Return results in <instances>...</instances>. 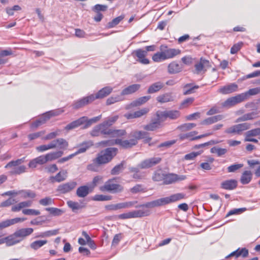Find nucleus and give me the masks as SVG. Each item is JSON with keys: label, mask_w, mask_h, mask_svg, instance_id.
<instances>
[{"label": "nucleus", "mask_w": 260, "mask_h": 260, "mask_svg": "<svg viewBox=\"0 0 260 260\" xmlns=\"http://www.w3.org/2000/svg\"><path fill=\"white\" fill-rule=\"evenodd\" d=\"M260 93V87L250 89L248 91L241 93V95H244V101L247 100L249 95H254Z\"/></svg>", "instance_id": "47"}, {"label": "nucleus", "mask_w": 260, "mask_h": 260, "mask_svg": "<svg viewBox=\"0 0 260 260\" xmlns=\"http://www.w3.org/2000/svg\"><path fill=\"white\" fill-rule=\"evenodd\" d=\"M149 111L148 108H144L140 110L137 111L133 113H128L125 115L127 119H133L140 117L146 114Z\"/></svg>", "instance_id": "17"}, {"label": "nucleus", "mask_w": 260, "mask_h": 260, "mask_svg": "<svg viewBox=\"0 0 260 260\" xmlns=\"http://www.w3.org/2000/svg\"><path fill=\"white\" fill-rule=\"evenodd\" d=\"M94 101V94H91L74 102L72 106L74 109H78Z\"/></svg>", "instance_id": "9"}, {"label": "nucleus", "mask_w": 260, "mask_h": 260, "mask_svg": "<svg viewBox=\"0 0 260 260\" xmlns=\"http://www.w3.org/2000/svg\"><path fill=\"white\" fill-rule=\"evenodd\" d=\"M166 49H163L165 58L166 59L172 58L179 54L181 52V51L179 49H176L174 48L167 49V48Z\"/></svg>", "instance_id": "25"}, {"label": "nucleus", "mask_w": 260, "mask_h": 260, "mask_svg": "<svg viewBox=\"0 0 260 260\" xmlns=\"http://www.w3.org/2000/svg\"><path fill=\"white\" fill-rule=\"evenodd\" d=\"M45 133V131H42L37 133L30 134L28 135V138L29 140L31 141L36 139L41 136H43Z\"/></svg>", "instance_id": "63"}, {"label": "nucleus", "mask_w": 260, "mask_h": 260, "mask_svg": "<svg viewBox=\"0 0 260 260\" xmlns=\"http://www.w3.org/2000/svg\"><path fill=\"white\" fill-rule=\"evenodd\" d=\"M24 162V158L12 160L8 163L5 167L6 169L17 167Z\"/></svg>", "instance_id": "48"}, {"label": "nucleus", "mask_w": 260, "mask_h": 260, "mask_svg": "<svg viewBox=\"0 0 260 260\" xmlns=\"http://www.w3.org/2000/svg\"><path fill=\"white\" fill-rule=\"evenodd\" d=\"M92 143L90 142H85L82 143L78 148V150L75 152L74 153H73L74 156H76L80 153H82L85 152L86 150L89 148L91 145Z\"/></svg>", "instance_id": "35"}, {"label": "nucleus", "mask_w": 260, "mask_h": 260, "mask_svg": "<svg viewBox=\"0 0 260 260\" xmlns=\"http://www.w3.org/2000/svg\"><path fill=\"white\" fill-rule=\"evenodd\" d=\"M147 134L148 133L146 132L136 131L132 132L129 134L128 137L129 138H134V139L136 140V142H138V140L144 139Z\"/></svg>", "instance_id": "33"}, {"label": "nucleus", "mask_w": 260, "mask_h": 260, "mask_svg": "<svg viewBox=\"0 0 260 260\" xmlns=\"http://www.w3.org/2000/svg\"><path fill=\"white\" fill-rule=\"evenodd\" d=\"M101 118L102 115H100L96 117H94L89 119L87 118V120L85 121V124L84 126V128H86L89 127L92 124L96 123V122L99 121Z\"/></svg>", "instance_id": "51"}, {"label": "nucleus", "mask_w": 260, "mask_h": 260, "mask_svg": "<svg viewBox=\"0 0 260 260\" xmlns=\"http://www.w3.org/2000/svg\"><path fill=\"white\" fill-rule=\"evenodd\" d=\"M167 118L176 119L180 116V112L177 110L167 111Z\"/></svg>", "instance_id": "55"}, {"label": "nucleus", "mask_w": 260, "mask_h": 260, "mask_svg": "<svg viewBox=\"0 0 260 260\" xmlns=\"http://www.w3.org/2000/svg\"><path fill=\"white\" fill-rule=\"evenodd\" d=\"M100 189L103 191H108L115 192L121 191L123 188L120 185L114 183V179H110L106 182L103 186H101Z\"/></svg>", "instance_id": "6"}, {"label": "nucleus", "mask_w": 260, "mask_h": 260, "mask_svg": "<svg viewBox=\"0 0 260 260\" xmlns=\"http://www.w3.org/2000/svg\"><path fill=\"white\" fill-rule=\"evenodd\" d=\"M163 48H167V46H161L160 49L161 50L160 52H157L153 55L152 59L155 62H160L162 60H166L165 58L164 52Z\"/></svg>", "instance_id": "36"}, {"label": "nucleus", "mask_w": 260, "mask_h": 260, "mask_svg": "<svg viewBox=\"0 0 260 260\" xmlns=\"http://www.w3.org/2000/svg\"><path fill=\"white\" fill-rule=\"evenodd\" d=\"M113 88L110 86H106L100 89L94 95V101L95 99H103L109 95L112 91Z\"/></svg>", "instance_id": "13"}, {"label": "nucleus", "mask_w": 260, "mask_h": 260, "mask_svg": "<svg viewBox=\"0 0 260 260\" xmlns=\"http://www.w3.org/2000/svg\"><path fill=\"white\" fill-rule=\"evenodd\" d=\"M77 183L75 181H70L59 185L57 187V190L60 193H68L74 189Z\"/></svg>", "instance_id": "10"}, {"label": "nucleus", "mask_w": 260, "mask_h": 260, "mask_svg": "<svg viewBox=\"0 0 260 260\" xmlns=\"http://www.w3.org/2000/svg\"><path fill=\"white\" fill-rule=\"evenodd\" d=\"M117 149L116 148H108L102 151L96 158V161L99 164H106L111 160L116 155Z\"/></svg>", "instance_id": "2"}, {"label": "nucleus", "mask_w": 260, "mask_h": 260, "mask_svg": "<svg viewBox=\"0 0 260 260\" xmlns=\"http://www.w3.org/2000/svg\"><path fill=\"white\" fill-rule=\"evenodd\" d=\"M150 95L144 96L137 99V100L133 101L130 104L126 106L127 109H131L134 107L140 106L145 103H146L150 99Z\"/></svg>", "instance_id": "15"}, {"label": "nucleus", "mask_w": 260, "mask_h": 260, "mask_svg": "<svg viewBox=\"0 0 260 260\" xmlns=\"http://www.w3.org/2000/svg\"><path fill=\"white\" fill-rule=\"evenodd\" d=\"M258 113L257 111H253L244 114L243 116L239 117L236 120V122L238 123L241 121L253 120L258 117Z\"/></svg>", "instance_id": "16"}, {"label": "nucleus", "mask_w": 260, "mask_h": 260, "mask_svg": "<svg viewBox=\"0 0 260 260\" xmlns=\"http://www.w3.org/2000/svg\"><path fill=\"white\" fill-rule=\"evenodd\" d=\"M196 126L195 123H187L181 125L178 127V128L182 132L189 131Z\"/></svg>", "instance_id": "53"}, {"label": "nucleus", "mask_w": 260, "mask_h": 260, "mask_svg": "<svg viewBox=\"0 0 260 260\" xmlns=\"http://www.w3.org/2000/svg\"><path fill=\"white\" fill-rule=\"evenodd\" d=\"M164 86V84L160 81L156 82L151 84L147 90V93L152 94L158 92Z\"/></svg>", "instance_id": "24"}, {"label": "nucleus", "mask_w": 260, "mask_h": 260, "mask_svg": "<svg viewBox=\"0 0 260 260\" xmlns=\"http://www.w3.org/2000/svg\"><path fill=\"white\" fill-rule=\"evenodd\" d=\"M136 203V201L134 202H128L121 203H118L115 205H112L110 206V209L111 210H117L119 209L125 208L133 206Z\"/></svg>", "instance_id": "27"}, {"label": "nucleus", "mask_w": 260, "mask_h": 260, "mask_svg": "<svg viewBox=\"0 0 260 260\" xmlns=\"http://www.w3.org/2000/svg\"><path fill=\"white\" fill-rule=\"evenodd\" d=\"M210 151L212 153H216L218 156H221L227 153L228 150L225 148L213 147L211 149Z\"/></svg>", "instance_id": "46"}, {"label": "nucleus", "mask_w": 260, "mask_h": 260, "mask_svg": "<svg viewBox=\"0 0 260 260\" xmlns=\"http://www.w3.org/2000/svg\"><path fill=\"white\" fill-rule=\"evenodd\" d=\"M32 204V201H26L24 202H21L19 203V204L13 206L12 207V211L13 212H17L20 211L21 209L25 208V207H30Z\"/></svg>", "instance_id": "31"}, {"label": "nucleus", "mask_w": 260, "mask_h": 260, "mask_svg": "<svg viewBox=\"0 0 260 260\" xmlns=\"http://www.w3.org/2000/svg\"><path fill=\"white\" fill-rule=\"evenodd\" d=\"M131 138V139L129 140H122L121 139H117L115 140L103 141L101 143L109 146L116 144L120 145L124 148H129L136 145L138 143V142H136V140L134 139V138Z\"/></svg>", "instance_id": "3"}, {"label": "nucleus", "mask_w": 260, "mask_h": 260, "mask_svg": "<svg viewBox=\"0 0 260 260\" xmlns=\"http://www.w3.org/2000/svg\"><path fill=\"white\" fill-rule=\"evenodd\" d=\"M118 118V116H117V115L109 117L103 122L104 123V124H106L108 126L110 127L117 121Z\"/></svg>", "instance_id": "58"}, {"label": "nucleus", "mask_w": 260, "mask_h": 260, "mask_svg": "<svg viewBox=\"0 0 260 260\" xmlns=\"http://www.w3.org/2000/svg\"><path fill=\"white\" fill-rule=\"evenodd\" d=\"M156 118L157 121H159L160 123H161L167 118V111H158L156 113Z\"/></svg>", "instance_id": "52"}, {"label": "nucleus", "mask_w": 260, "mask_h": 260, "mask_svg": "<svg viewBox=\"0 0 260 260\" xmlns=\"http://www.w3.org/2000/svg\"><path fill=\"white\" fill-rule=\"evenodd\" d=\"M146 189L141 185L138 184L131 189V192L133 194L143 193Z\"/></svg>", "instance_id": "50"}, {"label": "nucleus", "mask_w": 260, "mask_h": 260, "mask_svg": "<svg viewBox=\"0 0 260 260\" xmlns=\"http://www.w3.org/2000/svg\"><path fill=\"white\" fill-rule=\"evenodd\" d=\"M124 163L121 162L120 164L115 166L111 170V173L112 175H117L123 169Z\"/></svg>", "instance_id": "59"}, {"label": "nucleus", "mask_w": 260, "mask_h": 260, "mask_svg": "<svg viewBox=\"0 0 260 260\" xmlns=\"http://www.w3.org/2000/svg\"><path fill=\"white\" fill-rule=\"evenodd\" d=\"M210 66V62L208 60L201 58L200 61L195 65V68L199 72L202 70H206V68H209Z\"/></svg>", "instance_id": "30"}, {"label": "nucleus", "mask_w": 260, "mask_h": 260, "mask_svg": "<svg viewBox=\"0 0 260 260\" xmlns=\"http://www.w3.org/2000/svg\"><path fill=\"white\" fill-rule=\"evenodd\" d=\"M260 135V128H256L247 131L245 137H255Z\"/></svg>", "instance_id": "57"}, {"label": "nucleus", "mask_w": 260, "mask_h": 260, "mask_svg": "<svg viewBox=\"0 0 260 260\" xmlns=\"http://www.w3.org/2000/svg\"><path fill=\"white\" fill-rule=\"evenodd\" d=\"M182 67L175 61L170 63L168 67V71L171 74H177L181 71Z\"/></svg>", "instance_id": "22"}, {"label": "nucleus", "mask_w": 260, "mask_h": 260, "mask_svg": "<svg viewBox=\"0 0 260 260\" xmlns=\"http://www.w3.org/2000/svg\"><path fill=\"white\" fill-rule=\"evenodd\" d=\"M252 177V174L250 171H245L242 174L240 181L243 184L249 183Z\"/></svg>", "instance_id": "32"}, {"label": "nucleus", "mask_w": 260, "mask_h": 260, "mask_svg": "<svg viewBox=\"0 0 260 260\" xmlns=\"http://www.w3.org/2000/svg\"><path fill=\"white\" fill-rule=\"evenodd\" d=\"M63 154V151H58L47 154L46 157L48 161H52L61 157Z\"/></svg>", "instance_id": "39"}, {"label": "nucleus", "mask_w": 260, "mask_h": 260, "mask_svg": "<svg viewBox=\"0 0 260 260\" xmlns=\"http://www.w3.org/2000/svg\"><path fill=\"white\" fill-rule=\"evenodd\" d=\"M111 134L110 135L112 137H121L126 135V131L124 129H111Z\"/></svg>", "instance_id": "56"}, {"label": "nucleus", "mask_w": 260, "mask_h": 260, "mask_svg": "<svg viewBox=\"0 0 260 260\" xmlns=\"http://www.w3.org/2000/svg\"><path fill=\"white\" fill-rule=\"evenodd\" d=\"M238 88V86L236 83H231L221 87L218 91L223 94H228L237 91Z\"/></svg>", "instance_id": "11"}, {"label": "nucleus", "mask_w": 260, "mask_h": 260, "mask_svg": "<svg viewBox=\"0 0 260 260\" xmlns=\"http://www.w3.org/2000/svg\"><path fill=\"white\" fill-rule=\"evenodd\" d=\"M46 210L49 212L53 216H60L63 213L62 210L56 208H46Z\"/></svg>", "instance_id": "54"}, {"label": "nucleus", "mask_w": 260, "mask_h": 260, "mask_svg": "<svg viewBox=\"0 0 260 260\" xmlns=\"http://www.w3.org/2000/svg\"><path fill=\"white\" fill-rule=\"evenodd\" d=\"M123 99H124L122 98V95H121V93L120 95L112 96L109 98L106 101V104L107 105H110L116 102L122 101Z\"/></svg>", "instance_id": "45"}, {"label": "nucleus", "mask_w": 260, "mask_h": 260, "mask_svg": "<svg viewBox=\"0 0 260 260\" xmlns=\"http://www.w3.org/2000/svg\"><path fill=\"white\" fill-rule=\"evenodd\" d=\"M140 85L139 84H134L131 85L122 90L121 91V95H128L130 94H132L137 90L140 88Z\"/></svg>", "instance_id": "23"}, {"label": "nucleus", "mask_w": 260, "mask_h": 260, "mask_svg": "<svg viewBox=\"0 0 260 260\" xmlns=\"http://www.w3.org/2000/svg\"><path fill=\"white\" fill-rule=\"evenodd\" d=\"M183 196H170V197L161 198L147 202L142 205L136 206V208H142V209L119 214L118 215V218L122 219H126L147 216L150 214V208L163 206L164 205L175 202L183 199Z\"/></svg>", "instance_id": "1"}, {"label": "nucleus", "mask_w": 260, "mask_h": 260, "mask_svg": "<svg viewBox=\"0 0 260 260\" xmlns=\"http://www.w3.org/2000/svg\"><path fill=\"white\" fill-rule=\"evenodd\" d=\"M99 125L101 126V134L103 135H110L111 134V129L109 128V126H108L106 124H104V123L103 122L102 123L99 124Z\"/></svg>", "instance_id": "60"}, {"label": "nucleus", "mask_w": 260, "mask_h": 260, "mask_svg": "<svg viewBox=\"0 0 260 260\" xmlns=\"http://www.w3.org/2000/svg\"><path fill=\"white\" fill-rule=\"evenodd\" d=\"M68 177V172L66 170H62L58 172L54 177V180L60 182L66 179Z\"/></svg>", "instance_id": "40"}, {"label": "nucleus", "mask_w": 260, "mask_h": 260, "mask_svg": "<svg viewBox=\"0 0 260 260\" xmlns=\"http://www.w3.org/2000/svg\"><path fill=\"white\" fill-rule=\"evenodd\" d=\"M135 53L138 58L137 60L139 62L144 64H147L149 63V60L145 58V56L147 55V51L138 49L135 51Z\"/></svg>", "instance_id": "20"}, {"label": "nucleus", "mask_w": 260, "mask_h": 260, "mask_svg": "<svg viewBox=\"0 0 260 260\" xmlns=\"http://www.w3.org/2000/svg\"><path fill=\"white\" fill-rule=\"evenodd\" d=\"M53 149L57 148L60 149H66L68 147V142L64 139L58 138L51 142Z\"/></svg>", "instance_id": "12"}, {"label": "nucleus", "mask_w": 260, "mask_h": 260, "mask_svg": "<svg viewBox=\"0 0 260 260\" xmlns=\"http://www.w3.org/2000/svg\"><path fill=\"white\" fill-rule=\"evenodd\" d=\"M15 197L16 196H10L6 201L1 203L0 207H7L16 203L18 200L15 198Z\"/></svg>", "instance_id": "42"}, {"label": "nucleus", "mask_w": 260, "mask_h": 260, "mask_svg": "<svg viewBox=\"0 0 260 260\" xmlns=\"http://www.w3.org/2000/svg\"><path fill=\"white\" fill-rule=\"evenodd\" d=\"M21 239H19L17 236L14 234L6 238V243L7 246H10L19 243Z\"/></svg>", "instance_id": "34"}, {"label": "nucleus", "mask_w": 260, "mask_h": 260, "mask_svg": "<svg viewBox=\"0 0 260 260\" xmlns=\"http://www.w3.org/2000/svg\"><path fill=\"white\" fill-rule=\"evenodd\" d=\"M50 118V116L47 114V112L45 113L31 124V128H37L38 126L45 123Z\"/></svg>", "instance_id": "18"}, {"label": "nucleus", "mask_w": 260, "mask_h": 260, "mask_svg": "<svg viewBox=\"0 0 260 260\" xmlns=\"http://www.w3.org/2000/svg\"><path fill=\"white\" fill-rule=\"evenodd\" d=\"M53 146L51 144V142L49 143L47 145H42L36 147V150L39 152H44L49 149H53Z\"/></svg>", "instance_id": "61"}, {"label": "nucleus", "mask_w": 260, "mask_h": 260, "mask_svg": "<svg viewBox=\"0 0 260 260\" xmlns=\"http://www.w3.org/2000/svg\"><path fill=\"white\" fill-rule=\"evenodd\" d=\"M93 185L88 184L79 187L77 190V195H87L93 190Z\"/></svg>", "instance_id": "26"}, {"label": "nucleus", "mask_w": 260, "mask_h": 260, "mask_svg": "<svg viewBox=\"0 0 260 260\" xmlns=\"http://www.w3.org/2000/svg\"><path fill=\"white\" fill-rule=\"evenodd\" d=\"M161 160V158L159 157L146 159L139 164V167L141 169H148L159 164Z\"/></svg>", "instance_id": "8"}, {"label": "nucleus", "mask_w": 260, "mask_h": 260, "mask_svg": "<svg viewBox=\"0 0 260 260\" xmlns=\"http://www.w3.org/2000/svg\"><path fill=\"white\" fill-rule=\"evenodd\" d=\"M87 119V117L83 116L67 125L65 127V129L66 130L69 131L77 128L84 123Z\"/></svg>", "instance_id": "14"}, {"label": "nucleus", "mask_w": 260, "mask_h": 260, "mask_svg": "<svg viewBox=\"0 0 260 260\" xmlns=\"http://www.w3.org/2000/svg\"><path fill=\"white\" fill-rule=\"evenodd\" d=\"M26 168L25 166H20L17 167L13 168L10 171V175H19L24 173L26 171Z\"/></svg>", "instance_id": "41"}, {"label": "nucleus", "mask_w": 260, "mask_h": 260, "mask_svg": "<svg viewBox=\"0 0 260 260\" xmlns=\"http://www.w3.org/2000/svg\"><path fill=\"white\" fill-rule=\"evenodd\" d=\"M251 124L248 123H243L233 125L227 128L225 133L227 134H240L242 132L250 128Z\"/></svg>", "instance_id": "4"}, {"label": "nucleus", "mask_w": 260, "mask_h": 260, "mask_svg": "<svg viewBox=\"0 0 260 260\" xmlns=\"http://www.w3.org/2000/svg\"><path fill=\"white\" fill-rule=\"evenodd\" d=\"M22 213L25 215H39L40 212L39 210L28 209L22 210Z\"/></svg>", "instance_id": "64"}, {"label": "nucleus", "mask_w": 260, "mask_h": 260, "mask_svg": "<svg viewBox=\"0 0 260 260\" xmlns=\"http://www.w3.org/2000/svg\"><path fill=\"white\" fill-rule=\"evenodd\" d=\"M197 134V131H192L186 134H181L179 135V137L181 140L187 139L192 141L194 140V136Z\"/></svg>", "instance_id": "37"}, {"label": "nucleus", "mask_w": 260, "mask_h": 260, "mask_svg": "<svg viewBox=\"0 0 260 260\" xmlns=\"http://www.w3.org/2000/svg\"><path fill=\"white\" fill-rule=\"evenodd\" d=\"M237 186V181L234 179L228 180L221 184V186L225 189L231 190L235 188Z\"/></svg>", "instance_id": "28"}, {"label": "nucleus", "mask_w": 260, "mask_h": 260, "mask_svg": "<svg viewBox=\"0 0 260 260\" xmlns=\"http://www.w3.org/2000/svg\"><path fill=\"white\" fill-rule=\"evenodd\" d=\"M123 18V16H120L113 19L112 21L108 23L109 27L112 28L114 27L117 25Z\"/></svg>", "instance_id": "62"}, {"label": "nucleus", "mask_w": 260, "mask_h": 260, "mask_svg": "<svg viewBox=\"0 0 260 260\" xmlns=\"http://www.w3.org/2000/svg\"><path fill=\"white\" fill-rule=\"evenodd\" d=\"M67 204L74 212L81 209L83 207V205L81 204L71 201H68Z\"/></svg>", "instance_id": "49"}, {"label": "nucleus", "mask_w": 260, "mask_h": 260, "mask_svg": "<svg viewBox=\"0 0 260 260\" xmlns=\"http://www.w3.org/2000/svg\"><path fill=\"white\" fill-rule=\"evenodd\" d=\"M35 195V193L30 190H10L7 191L2 195Z\"/></svg>", "instance_id": "29"}, {"label": "nucleus", "mask_w": 260, "mask_h": 260, "mask_svg": "<svg viewBox=\"0 0 260 260\" xmlns=\"http://www.w3.org/2000/svg\"><path fill=\"white\" fill-rule=\"evenodd\" d=\"M156 100L159 103H164L172 101L173 98L170 93H166L158 96Z\"/></svg>", "instance_id": "38"}, {"label": "nucleus", "mask_w": 260, "mask_h": 260, "mask_svg": "<svg viewBox=\"0 0 260 260\" xmlns=\"http://www.w3.org/2000/svg\"><path fill=\"white\" fill-rule=\"evenodd\" d=\"M34 231L32 228L21 229L15 232V235L22 240L25 237L30 235Z\"/></svg>", "instance_id": "19"}, {"label": "nucleus", "mask_w": 260, "mask_h": 260, "mask_svg": "<svg viewBox=\"0 0 260 260\" xmlns=\"http://www.w3.org/2000/svg\"><path fill=\"white\" fill-rule=\"evenodd\" d=\"M186 179V176L183 175H177L176 174H168L164 176V183L170 184L180 182Z\"/></svg>", "instance_id": "5"}, {"label": "nucleus", "mask_w": 260, "mask_h": 260, "mask_svg": "<svg viewBox=\"0 0 260 260\" xmlns=\"http://www.w3.org/2000/svg\"><path fill=\"white\" fill-rule=\"evenodd\" d=\"M199 86L194 85L192 86L191 84H187L184 86V95H188L194 92V90L198 89Z\"/></svg>", "instance_id": "44"}, {"label": "nucleus", "mask_w": 260, "mask_h": 260, "mask_svg": "<svg viewBox=\"0 0 260 260\" xmlns=\"http://www.w3.org/2000/svg\"><path fill=\"white\" fill-rule=\"evenodd\" d=\"M244 95H241V94H239L236 96L228 98L225 101L222 103V106L223 107H231L238 103L244 101Z\"/></svg>", "instance_id": "7"}, {"label": "nucleus", "mask_w": 260, "mask_h": 260, "mask_svg": "<svg viewBox=\"0 0 260 260\" xmlns=\"http://www.w3.org/2000/svg\"><path fill=\"white\" fill-rule=\"evenodd\" d=\"M162 124L160 123L159 121H157L156 119H152L151 122L149 124L145 125L143 126V128L145 130L148 131H153L161 127Z\"/></svg>", "instance_id": "21"}, {"label": "nucleus", "mask_w": 260, "mask_h": 260, "mask_svg": "<svg viewBox=\"0 0 260 260\" xmlns=\"http://www.w3.org/2000/svg\"><path fill=\"white\" fill-rule=\"evenodd\" d=\"M47 243V241L46 240H37L33 242H32L30 244V247L31 248L33 249L34 250H37L39 248H41L43 246H44L45 244H46Z\"/></svg>", "instance_id": "43"}]
</instances>
